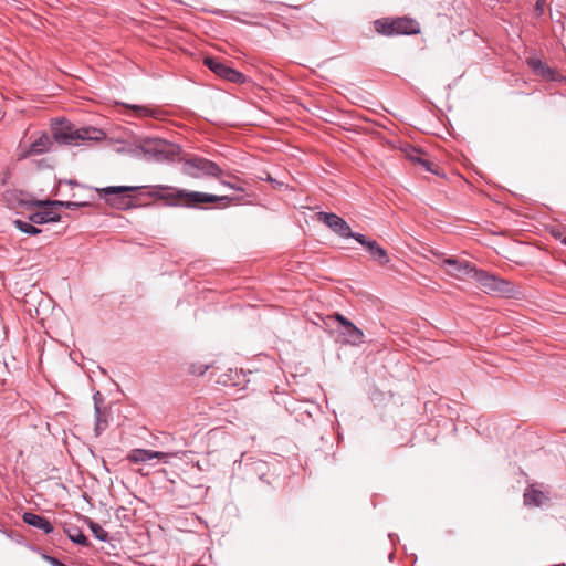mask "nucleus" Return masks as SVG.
Here are the masks:
<instances>
[{
    "mask_svg": "<svg viewBox=\"0 0 566 566\" xmlns=\"http://www.w3.org/2000/svg\"><path fill=\"white\" fill-rule=\"evenodd\" d=\"M86 523L97 539H99L102 542H106L108 539L107 532L98 523H96L90 518H86Z\"/></svg>",
    "mask_w": 566,
    "mask_h": 566,
    "instance_id": "20",
    "label": "nucleus"
},
{
    "mask_svg": "<svg viewBox=\"0 0 566 566\" xmlns=\"http://www.w3.org/2000/svg\"><path fill=\"white\" fill-rule=\"evenodd\" d=\"M328 319H336L340 324V336L344 338V342L350 345L358 346L364 343V333L357 326H355L350 321L345 318L344 316L336 314L335 316H329Z\"/></svg>",
    "mask_w": 566,
    "mask_h": 566,
    "instance_id": "8",
    "label": "nucleus"
},
{
    "mask_svg": "<svg viewBox=\"0 0 566 566\" xmlns=\"http://www.w3.org/2000/svg\"><path fill=\"white\" fill-rule=\"evenodd\" d=\"M205 64L218 76L226 78L233 83H241L244 81L243 74L223 64L214 57H206Z\"/></svg>",
    "mask_w": 566,
    "mask_h": 566,
    "instance_id": "9",
    "label": "nucleus"
},
{
    "mask_svg": "<svg viewBox=\"0 0 566 566\" xmlns=\"http://www.w3.org/2000/svg\"><path fill=\"white\" fill-rule=\"evenodd\" d=\"M142 187H129V186H115V187H106L101 190V193L104 196L106 201L117 209H127L130 207L132 198L129 196H125L128 191H135L140 189Z\"/></svg>",
    "mask_w": 566,
    "mask_h": 566,
    "instance_id": "6",
    "label": "nucleus"
},
{
    "mask_svg": "<svg viewBox=\"0 0 566 566\" xmlns=\"http://www.w3.org/2000/svg\"><path fill=\"white\" fill-rule=\"evenodd\" d=\"M317 219L342 238L355 239L359 234L353 232L349 224L335 213L319 212L317 213Z\"/></svg>",
    "mask_w": 566,
    "mask_h": 566,
    "instance_id": "7",
    "label": "nucleus"
},
{
    "mask_svg": "<svg viewBox=\"0 0 566 566\" xmlns=\"http://www.w3.org/2000/svg\"><path fill=\"white\" fill-rule=\"evenodd\" d=\"M472 280L479 283L485 293H490L495 290V277L489 276L482 271H479V275H473Z\"/></svg>",
    "mask_w": 566,
    "mask_h": 566,
    "instance_id": "16",
    "label": "nucleus"
},
{
    "mask_svg": "<svg viewBox=\"0 0 566 566\" xmlns=\"http://www.w3.org/2000/svg\"><path fill=\"white\" fill-rule=\"evenodd\" d=\"M418 165L423 167L427 171L437 174L436 169L433 168V164L424 157L421 159V161Z\"/></svg>",
    "mask_w": 566,
    "mask_h": 566,
    "instance_id": "26",
    "label": "nucleus"
},
{
    "mask_svg": "<svg viewBox=\"0 0 566 566\" xmlns=\"http://www.w3.org/2000/svg\"><path fill=\"white\" fill-rule=\"evenodd\" d=\"M187 452L180 451L176 453H165V452H158V451H151L146 449H134L128 454V460L130 462L139 463V462H147L153 459H166L168 457H179L180 454L185 455Z\"/></svg>",
    "mask_w": 566,
    "mask_h": 566,
    "instance_id": "11",
    "label": "nucleus"
},
{
    "mask_svg": "<svg viewBox=\"0 0 566 566\" xmlns=\"http://www.w3.org/2000/svg\"><path fill=\"white\" fill-rule=\"evenodd\" d=\"M94 399H95V413H96L95 431H96V434L98 436V434H101V432L103 430H105L107 428L108 422L106 419L103 418L101 408L98 407V403H97L96 396L94 397Z\"/></svg>",
    "mask_w": 566,
    "mask_h": 566,
    "instance_id": "22",
    "label": "nucleus"
},
{
    "mask_svg": "<svg viewBox=\"0 0 566 566\" xmlns=\"http://www.w3.org/2000/svg\"><path fill=\"white\" fill-rule=\"evenodd\" d=\"M440 266L450 275L459 280H472L473 275H479L470 262L458 258H446Z\"/></svg>",
    "mask_w": 566,
    "mask_h": 566,
    "instance_id": "5",
    "label": "nucleus"
},
{
    "mask_svg": "<svg viewBox=\"0 0 566 566\" xmlns=\"http://www.w3.org/2000/svg\"><path fill=\"white\" fill-rule=\"evenodd\" d=\"M65 533L67 537L75 544L86 546L88 545L86 536L82 533V531L76 526H70L65 528Z\"/></svg>",
    "mask_w": 566,
    "mask_h": 566,
    "instance_id": "18",
    "label": "nucleus"
},
{
    "mask_svg": "<svg viewBox=\"0 0 566 566\" xmlns=\"http://www.w3.org/2000/svg\"><path fill=\"white\" fill-rule=\"evenodd\" d=\"M184 170L192 178H200L203 176L220 178L223 175L222 169L216 163L200 157L186 160Z\"/></svg>",
    "mask_w": 566,
    "mask_h": 566,
    "instance_id": "3",
    "label": "nucleus"
},
{
    "mask_svg": "<svg viewBox=\"0 0 566 566\" xmlns=\"http://www.w3.org/2000/svg\"><path fill=\"white\" fill-rule=\"evenodd\" d=\"M126 107L133 109L138 117H157V112L145 106L139 105H126Z\"/></svg>",
    "mask_w": 566,
    "mask_h": 566,
    "instance_id": "23",
    "label": "nucleus"
},
{
    "mask_svg": "<svg viewBox=\"0 0 566 566\" xmlns=\"http://www.w3.org/2000/svg\"><path fill=\"white\" fill-rule=\"evenodd\" d=\"M375 29L384 35L417 34L420 25L416 20L409 18H397L395 20L380 19L375 21Z\"/></svg>",
    "mask_w": 566,
    "mask_h": 566,
    "instance_id": "2",
    "label": "nucleus"
},
{
    "mask_svg": "<svg viewBox=\"0 0 566 566\" xmlns=\"http://www.w3.org/2000/svg\"><path fill=\"white\" fill-rule=\"evenodd\" d=\"M63 203L61 207H65L67 209H75L80 206H84L85 203H77V202H71V201H61Z\"/></svg>",
    "mask_w": 566,
    "mask_h": 566,
    "instance_id": "28",
    "label": "nucleus"
},
{
    "mask_svg": "<svg viewBox=\"0 0 566 566\" xmlns=\"http://www.w3.org/2000/svg\"><path fill=\"white\" fill-rule=\"evenodd\" d=\"M177 198L184 199L186 206H196L200 203H213L218 201L229 200L227 196L208 195L197 191L179 190L176 195Z\"/></svg>",
    "mask_w": 566,
    "mask_h": 566,
    "instance_id": "10",
    "label": "nucleus"
},
{
    "mask_svg": "<svg viewBox=\"0 0 566 566\" xmlns=\"http://www.w3.org/2000/svg\"><path fill=\"white\" fill-rule=\"evenodd\" d=\"M56 140L67 145H80L84 142H99L105 138V133L94 127L73 128L71 126L61 127L55 130Z\"/></svg>",
    "mask_w": 566,
    "mask_h": 566,
    "instance_id": "1",
    "label": "nucleus"
},
{
    "mask_svg": "<svg viewBox=\"0 0 566 566\" xmlns=\"http://www.w3.org/2000/svg\"><path fill=\"white\" fill-rule=\"evenodd\" d=\"M170 145L164 140L158 138H148L145 139L142 144V149L147 153H154L155 155H165L168 153V148Z\"/></svg>",
    "mask_w": 566,
    "mask_h": 566,
    "instance_id": "13",
    "label": "nucleus"
},
{
    "mask_svg": "<svg viewBox=\"0 0 566 566\" xmlns=\"http://www.w3.org/2000/svg\"><path fill=\"white\" fill-rule=\"evenodd\" d=\"M14 224L15 227L24 232V233H28V234H38L40 233L41 231L34 227L33 224L29 223V222H25V221H22V220H15L14 221Z\"/></svg>",
    "mask_w": 566,
    "mask_h": 566,
    "instance_id": "24",
    "label": "nucleus"
},
{
    "mask_svg": "<svg viewBox=\"0 0 566 566\" xmlns=\"http://www.w3.org/2000/svg\"><path fill=\"white\" fill-rule=\"evenodd\" d=\"M220 182H221L223 186H227V187L232 188V189L238 190V191H243V190H244L242 187L237 186V185H234L233 182H229V181H227V180H220Z\"/></svg>",
    "mask_w": 566,
    "mask_h": 566,
    "instance_id": "29",
    "label": "nucleus"
},
{
    "mask_svg": "<svg viewBox=\"0 0 566 566\" xmlns=\"http://www.w3.org/2000/svg\"><path fill=\"white\" fill-rule=\"evenodd\" d=\"M33 205L38 207V211L31 213L30 221L34 224H43L48 222H56L61 219L59 209L63 203L60 200H38Z\"/></svg>",
    "mask_w": 566,
    "mask_h": 566,
    "instance_id": "4",
    "label": "nucleus"
},
{
    "mask_svg": "<svg viewBox=\"0 0 566 566\" xmlns=\"http://www.w3.org/2000/svg\"><path fill=\"white\" fill-rule=\"evenodd\" d=\"M22 518H23L24 523H27L33 527H36L39 530H42L46 534H49L53 531V526L51 525L49 520H46L45 517H43L41 515L34 514L31 512H25L23 514Z\"/></svg>",
    "mask_w": 566,
    "mask_h": 566,
    "instance_id": "14",
    "label": "nucleus"
},
{
    "mask_svg": "<svg viewBox=\"0 0 566 566\" xmlns=\"http://www.w3.org/2000/svg\"><path fill=\"white\" fill-rule=\"evenodd\" d=\"M355 240L367 248L374 260L380 264L388 263L387 252L375 240H368L363 234L355 237Z\"/></svg>",
    "mask_w": 566,
    "mask_h": 566,
    "instance_id": "12",
    "label": "nucleus"
},
{
    "mask_svg": "<svg viewBox=\"0 0 566 566\" xmlns=\"http://www.w3.org/2000/svg\"><path fill=\"white\" fill-rule=\"evenodd\" d=\"M514 295V289L510 282L497 277V296L511 297Z\"/></svg>",
    "mask_w": 566,
    "mask_h": 566,
    "instance_id": "21",
    "label": "nucleus"
},
{
    "mask_svg": "<svg viewBox=\"0 0 566 566\" xmlns=\"http://www.w3.org/2000/svg\"><path fill=\"white\" fill-rule=\"evenodd\" d=\"M547 501V496L541 490L533 485L528 486L524 493V503L527 506H541Z\"/></svg>",
    "mask_w": 566,
    "mask_h": 566,
    "instance_id": "15",
    "label": "nucleus"
},
{
    "mask_svg": "<svg viewBox=\"0 0 566 566\" xmlns=\"http://www.w3.org/2000/svg\"><path fill=\"white\" fill-rule=\"evenodd\" d=\"M527 63L535 74L545 78L552 77V70L547 67L541 60L530 59Z\"/></svg>",
    "mask_w": 566,
    "mask_h": 566,
    "instance_id": "17",
    "label": "nucleus"
},
{
    "mask_svg": "<svg viewBox=\"0 0 566 566\" xmlns=\"http://www.w3.org/2000/svg\"><path fill=\"white\" fill-rule=\"evenodd\" d=\"M51 144L49 136H42L38 140L31 144L29 154H41L45 151Z\"/></svg>",
    "mask_w": 566,
    "mask_h": 566,
    "instance_id": "19",
    "label": "nucleus"
},
{
    "mask_svg": "<svg viewBox=\"0 0 566 566\" xmlns=\"http://www.w3.org/2000/svg\"><path fill=\"white\" fill-rule=\"evenodd\" d=\"M407 158L413 163L419 164L421 159L423 158V154L421 150L412 148L406 153Z\"/></svg>",
    "mask_w": 566,
    "mask_h": 566,
    "instance_id": "25",
    "label": "nucleus"
},
{
    "mask_svg": "<svg viewBox=\"0 0 566 566\" xmlns=\"http://www.w3.org/2000/svg\"><path fill=\"white\" fill-rule=\"evenodd\" d=\"M562 242H563L564 244H566V237L562 240Z\"/></svg>",
    "mask_w": 566,
    "mask_h": 566,
    "instance_id": "30",
    "label": "nucleus"
},
{
    "mask_svg": "<svg viewBox=\"0 0 566 566\" xmlns=\"http://www.w3.org/2000/svg\"><path fill=\"white\" fill-rule=\"evenodd\" d=\"M546 0H537L535 4V11L541 15L544 12Z\"/></svg>",
    "mask_w": 566,
    "mask_h": 566,
    "instance_id": "27",
    "label": "nucleus"
}]
</instances>
